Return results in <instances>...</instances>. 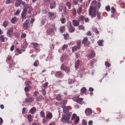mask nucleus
I'll return each mask as SVG.
<instances>
[{
	"label": "nucleus",
	"mask_w": 125,
	"mask_h": 125,
	"mask_svg": "<svg viewBox=\"0 0 125 125\" xmlns=\"http://www.w3.org/2000/svg\"><path fill=\"white\" fill-rule=\"evenodd\" d=\"M63 108V112L64 114L62 117L61 121L62 123L67 122L68 124H70L71 122L69 121H70V119H71V114L69 113V109H68V107H67V106H64Z\"/></svg>",
	"instance_id": "obj_1"
},
{
	"label": "nucleus",
	"mask_w": 125,
	"mask_h": 125,
	"mask_svg": "<svg viewBox=\"0 0 125 125\" xmlns=\"http://www.w3.org/2000/svg\"><path fill=\"white\" fill-rule=\"evenodd\" d=\"M84 22L85 23H88L90 20L88 18H85L84 16L82 15L79 17L78 21L77 20H72V24L74 27H78L80 25V22Z\"/></svg>",
	"instance_id": "obj_2"
},
{
	"label": "nucleus",
	"mask_w": 125,
	"mask_h": 125,
	"mask_svg": "<svg viewBox=\"0 0 125 125\" xmlns=\"http://www.w3.org/2000/svg\"><path fill=\"white\" fill-rule=\"evenodd\" d=\"M96 8L91 6L88 12L89 16H90L92 18H94V17H96Z\"/></svg>",
	"instance_id": "obj_3"
},
{
	"label": "nucleus",
	"mask_w": 125,
	"mask_h": 125,
	"mask_svg": "<svg viewBox=\"0 0 125 125\" xmlns=\"http://www.w3.org/2000/svg\"><path fill=\"white\" fill-rule=\"evenodd\" d=\"M67 27L69 33H74L76 30L75 27L72 25V22L70 21L67 22Z\"/></svg>",
	"instance_id": "obj_4"
},
{
	"label": "nucleus",
	"mask_w": 125,
	"mask_h": 125,
	"mask_svg": "<svg viewBox=\"0 0 125 125\" xmlns=\"http://www.w3.org/2000/svg\"><path fill=\"white\" fill-rule=\"evenodd\" d=\"M32 10L33 8H32L31 6H29V5H25V6H24L23 11L25 13L28 12L29 14H31Z\"/></svg>",
	"instance_id": "obj_5"
},
{
	"label": "nucleus",
	"mask_w": 125,
	"mask_h": 125,
	"mask_svg": "<svg viewBox=\"0 0 125 125\" xmlns=\"http://www.w3.org/2000/svg\"><path fill=\"white\" fill-rule=\"evenodd\" d=\"M55 31H56V27H55V24H53L52 25V27H51L50 29L47 30V35L53 34Z\"/></svg>",
	"instance_id": "obj_6"
},
{
	"label": "nucleus",
	"mask_w": 125,
	"mask_h": 125,
	"mask_svg": "<svg viewBox=\"0 0 125 125\" xmlns=\"http://www.w3.org/2000/svg\"><path fill=\"white\" fill-rule=\"evenodd\" d=\"M76 119V120H75ZM74 120H75V123L76 125H78L80 122V117L78 116H77V114L75 113H74L71 117V121H74Z\"/></svg>",
	"instance_id": "obj_7"
},
{
	"label": "nucleus",
	"mask_w": 125,
	"mask_h": 125,
	"mask_svg": "<svg viewBox=\"0 0 125 125\" xmlns=\"http://www.w3.org/2000/svg\"><path fill=\"white\" fill-rule=\"evenodd\" d=\"M81 41H79L77 43V46L73 47L72 49V52H75V51H77L78 49H80V48H81Z\"/></svg>",
	"instance_id": "obj_8"
},
{
	"label": "nucleus",
	"mask_w": 125,
	"mask_h": 125,
	"mask_svg": "<svg viewBox=\"0 0 125 125\" xmlns=\"http://www.w3.org/2000/svg\"><path fill=\"white\" fill-rule=\"evenodd\" d=\"M82 43L85 46H88L90 44V42L88 41L87 37H85L82 41Z\"/></svg>",
	"instance_id": "obj_9"
},
{
	"label": "nucleus",
	"mask_w": 125,
	"mask_h": 125,
	"mask_svg": "<svg viewBox=\"0 0 125 125\" xmlns=\"http://www.w3.org/2000/svg\"><path fill=\"white\" fill-rule=\"evenodd\" d=\"M7 36L9 38H11V36L13 34V27H10L7 30Z\"/></svg>",
	"instance_id": "obj_10"
},
{
	"label": "nucleus",
	"mask_w": 125,
	"mask_h": 125,
	"mask_svg": "<svg viewBox=\"0 0 125 125\" xmlns=\"http://www.w3.org/2000/svg\"><path fill=\"white\" fill-rule=\"evenodd\" d=\"M61 70H63L64 72H66L67 73H69L70 72V67H65L64 64H62L61 67Z\"/></svg>",
	"instance_id": "obj_11"
},
{
	"label": "nucleus",
	"mask_w": 125,
	"mask_h": 125,
	"mask_svg": "<svg viewBox=\"0 0 125 125\" xmlns=\"http://www.w3.org/2000/svg\"><path fill=\"white\" fill-rule=\"evenodd\" d=\"M28 24H29V20H26L23 24V28L24 30H27L30 27V26L28 25Z\"/></svg>",
	"instance_id": "obj_12"
},
{
	"label": "nucleus",
	"mask_w": 125,
	"mask_h": 125,
	"mask_svg": "<svg viewBox=\"0 0 125 125\" xmlns=\"http://www.w3.org/2000/svg\"><path fill=\"white\" fill-rule=\"evenodd\" d=\"M85 114L86 116H90L92 114V110L91 108H87L85 110Z\"/></svg>",
	"instance_id": "obj_13"
},
{
	"label": "nucleus",
	"mask_w": 125,
	"mask_h": 125,
	"mask_svg": "<svg viewBox=\"0 0 125 125\" xmlns=\"http://www.w3.org/2000/svg\"><path fill=\"white\" fill-rule=\"evenodd\" d=\"M96 55V54H95V52L92 51L91 54L87 56V58H89V59H92V58H94V57H95Z\"/></svg>",
	"instance_id": "obj_14"
},
{
	"label": "nucleus",
	"mask_w": 125,
	"mask_h": 125,
	"mask_svg": "<svg viewBox=\"0 0 125 125\" xmlns=\"http://www.w3.org/2000/svg\"><path fill=\"white\" fill-rule=\"evenodd\" d=\"M66 104H67V101L65 100H63L60 103V105L61 107H62V108H64V107H65Z\"/></svg>",
	"instance_id": "obj_15"
},
{
	"label": "nucleus",
	"mask_w": 125,
	"mask_h": 125,
	"mask_svg": "<svg viewBox=\"0 0 125 125\" xmlns=\"http://www.w3.org/2000/svg\"><path fill=\"white\" fill-rule=\"evenodd\" d=\"M81 63V61L80 60H77L75 63V68L76 70H78L79 69V67H80V64Z\"/></svg>",
	"instance_id": "obj_16"
},
{
	"label": "nucleus",
	"mask_w": 125,
	"mask_h": 125,
	"mask_svg": "<svg viewBox=\"0 0 125 125\" xmlns=\"http://www.w3.org/2000/svg\"><path fill=\"white\" fill-rule=\"evenodd\" d=\"M55 76L57 78H62L63 77V73H61V71H58L56 72Z\"/></svg>",
	"instance_id": "obj_17"
},
{
	"label": "nucleus",
	"mask_w": 125,
	"mask_h": 125,
	"mask_svg": "<svg viewBox=\"0 0 125 125\" xmlns=\"http://www.w3.org/2000/svg\"><path fill=\"white\" fill-rule=\"evenodd\" d=\"M27 15V14H26V12H24L23 11L22 13H21V18H22V21H24L26 19V16Z\"/></svg>",
	"instance_id": "obj_18"
},
{
	"label": "nucleus",
	"mask_w": 125,
	"mask_h": 125,
	"mask_svg": "<svg viewBox=\"0 0 125 125\" xmlns=\"http://www.w3.org/2000/svg\"><path fill=\"white\" fill-rule=\"evenodd\" d=\"M33 101H34V100L32 98V97H28L25 99V102L26 103H32Z\"/></svg>",
	"instance_id": "obj_19"
},
{
	"label": "nucleus",
	"mask_w": 125,
	"mask_h": 125,
	"mask_svg": "<svg viewBox=\"0 0 125 125\" xmlns=\"http://www.w3.org/2000/svg\"><path fill=\"white\" fill-rule=\"evenodd\" d=\"M81 94H85L86 93V88L85 87H83L81 89Z\"/></svg>",
	"instance_id": "obj_20"
},
{
	"label": "nucleus",
	"mask_w": 125,
	"mask_h": 125,
	"mask_svg": "<svg viewBox=\"0 0 125 125\" xmlns=\"http://www.w3.org/2000/svg\"><path fill=\"white\" fill-rule=\"evenodd\" d=\"M53 116L52 115V113L51 112H49L46 114L47 119H49V120H51Z\"/></svg>",
	"instance_id": "obj_21"
},
{
	"label": "nucleus",
	"mask_w": 125,
	"mask_h": 125,
	"mask_svg": "<svg viewBox=\"0 0 125 125\" xmlns=\"http://www.w3.org/2000/svg\"><path fill=\"white\" fill-rule=\"evenodd\" d=\"M72 14L73 15L76 17L77 15V10L76 9V8H73L71 10Z\"/></svg>",
	"instance_id": "obj_22"
},
{
	"label": "nucleus",
	"mask_w": 125,
	"mask_h": 125,
	"mask_svg": "<svg viewBox=\"0 0 125 125\" xmlns=\"http://www.w3.org/2000/svg\"><path fill=\"white\" fill-rule=\"evenodd\" d=\"M83 99L82 98H75V101L77 102V103H82L83 102Z\"/></svg>",
	"instance_id": "obj_23"
},
{
	"label": "nucleus",
	"mask_w": 125,
	"mask_h": 125,
	"mask_svg": "<svg viewBox=\"0 0 125 125\" xmlns=\"http://www.w3.org/2000/svg\"><path fill=\"white\" fill-rule=\"evenodd\" d=\"M11 22L12 24H16V23H17V18L16 17L12 18L11 21Z\"/></svg>",
	"instance_id": "obj_24"
},
{
	"label": "nucleus",
	"mask_w": 125,
	"mask_h": 125,
	"mask_svg": "<svg viewBox=\"0 0 125 125\" xmlns=\"http://www.w3.org/2000/svg\"><path fill=\"white\" fill-rule=\"evenodd\" d=\"M56 99L58 101H61V100L62 99V97L61 96V94H59L57 95Z\"/></svg>",
	"instance_id": "obj_25"
},
{
	"label": "nucleus",
	"mask_w": 125,
	"mask_h": 125,
	"mask_svg": "<svg viewBox=\"0 0 125 125\" xmlns=\"http://www.w3.org/2000/svg\"><path fill=\"white\" fill-rule=\"evenodd\" d=\"M97 18L99 20H100L101 19V15H102V13L101 12H97L96 13Z\"/></svg>",
	"instance_id": "obj_26"
},
{
	"label": "nucleus",
	"mask_w": 125,
	"mask_h": 125,
	"mask_svg": "<svg viewBox=\"0 0 125 125\" xmlns=\"http://www.w3.org/2000/svg\"><path fill=\"white\" fill-rule=\"evenodd\" d=\"M48 17L50 19H52L53 17H54V13L49 12L48 13Z\"/></svg>",
	"instance_id": "obj_27"
},
{
	"label": "nucleus",
	"mask_w": 125,
	"mask_h": 125,
	"mask_svg": "<svg viewBox=\"0 0 125 125\" xmlns=\"http://www.w3.org/2000/svg\"><path fill=\"white\" fill-rule=\"evenodd\" d=\"M21 3H22V1H16L15 3V6H16V7H18V6H20V5H21Z\"/></svg>",
	"instance_id": "obj_28"
},
{
	"label": "nucleus",
	"mask_w": 125,
	"mask_h": 125,
	"mask_svg": "<svg viewBox=\"0 0 125 125\" xmlns=\"http://www.w3.org/2000/svg\"><path fill=\"white\" fill-rule=\"evenodd\" d=\"M78 14L80 15V14H82L83 12V8L82 7H80L77 10Z\"/></svg>",
	"instance_id": "obj_29"
},
{
	"label": "nucleus",
	"mask_w": 125,
	"mask_h": 125,
	"mask_svg": "<svg viewBox=\"0 0 125 125\" xmlns=\"http://www.w3.org/2000/svg\"><path fill=\"white\" fill-rule=\"evenodd\" d=\"M55 6H56V3L55 2L51 3V5H50L51 9H53V8H55Z\"/></svg>",
	"instance_id": "obj_30"
},
{
	"label": "nucleus",
	"mask_w": 125,
	"mask_h": 125,
	"mask_svg": "<svg viewBox=\"0 0 125 125\" xmlns=\"http://www.w3.org/2000/svg\"><path fill=\"white\" fill-rule=\"evenodd\" d=\"M104 41L103 40H99L98 41L97 43L99 46H103V42Z\"/></svg>",
	"instance_id": "obj_31"
},
{
	"label": "nucleus",
	"mask_w": 125,
	"mask_h": 125,
	"mask_svg": "<svg viewBox=\"0 0 125 125\" xmlns=\"http://www.w3.org/2000/svg\"><path fill=\"white\" fill-rule=\"evenodd\" d=\"M0 41L1 42H5V38H4V36H3V35L0 36Z\"/></svg>",
	"instance_id": "obj_32"
},
{
	"label": "nucleus",
	"mask_w": 125,
	"mask_h": 125,
	"mask_svg": "<svg viewBox=\"0 0 125 125\" xmlns=\"http://www.w3.org/2000/svg\"><path fill=\"white\" fill-rule=\"evenodd\" d=\"M30 112L31 114L33 115V114H35V112H36V108H35V107H32L30 110Z\"/></svg>",
	"instance_id": "obj_33"
},
{
	"label": "nucleus",
	"mask_w": 125,
	"mask_h": 125,
	"mask_svg": "<svg viewBox=\"0 0 125 125\" xmlns=\"http://www.w3.org/2000/svg\"><path fill=\"white\" fill-rule=\"evenodd\" d=\"M60 31L61 33H63L64 31H65V26H62L60 27Z\"/></svg>",
	"instance_id": "obj_34"
},
{
	"label": "nucleus",
	"mask_w": 125,
	"mask_h": 125,
	"mask_svg": "<svg viewBox=\"0 0 125 125\" xmlns=\"http://www.w3.org/2000/svg\"><path fill=\"white\" fill-rule=\"evenodd\" d=\"M27 120L29 123H31V122H32V115L29 114L27 116Z\"/></svg>",
	"instance_id": "obj_35"
},
{
	"label": "nucleus",
	"mask_w": 125,
	"mask_h": 125,
	"mask_svg": "<svg viewBox=\"0 0 125 125\" xmlns=\"http://www.w3.org/2000/svg\"><path fill=\"white\" fill-rule=\"evenodd\" d=\"M64 40H68L69 39V34L66 33L63 35Z\"/></svg>",
	"instance_id": "obj_36"
},
{
	"label": "nucleus",
	"mask_w": 125,
	"mask_h": 125,
	"mask_svg": "<svg viewBox=\"0 0 125 125\" xmlns=\"http://www.w3.org/2000/svg\"><path fill=\"white\" fill-rule=\"evenodd\" d=\"M37 101H42V96H39L37 98H36Z\"/></svg>",
	"instance_id": "obj_37"
},
{
	"label": "nucleus",
	"mask_w": 125,
	"mask_h": 125,
	"mask_svg": "<svg viewBox=\"0 0 125 125\" xmlns=\"http://www.w3.org/2000/svg\"><path fill=\"white\" fill-rule=\"evenodd\" d=\"M31 44L33 45V48H36L39 46V43H35V42H32L31 43Z\"/></svg>",
	"instance_id": "obj_38"
},
{
	"label": "nucleus",
	"mask_w": 125,
	"mask_h": 125,
	"mask_svg": "<svg viewBox=\"0 0 125 125\" xmlns=\"http://www.w3.org/2000/svg\"><path fill=\"white\" fill-rule=\"evenodd\" d=\"M8 24V21H5L3 22V27H5V28H6V27H7Z\"/></svg>",
	"instance_id": "obj_39"
},
{
	"label": "nucleus",
	"mask_w": 125,
	"mask_h": 125,
	"mask_svg": "<svg viewBox=\"0 0 125 125\" xmlns=\"http://www.w3.org/2000/svg\"><path fill=\"white\" fill-rule=\"evenodd\" d=\"M66 5L67 6V7H68L69 9H71L72 4H71V3L70 2H67L66 3Z\"/></svg>",
	"instance_id": "obj_40"
},
{
	"label": "nucleus",
	"mask_w": 125,
	"mask_h": 125,
	"mask_svg": "<svg viewBox=\"0 0 125 125\" xmlns=\"http://www.w3.org/2000/svg\"><path fill=\"white\" fill-rule=\"evenodd\" d=\"M61 21L62 22V24H65V23H66V19L64 18H61Z\"/></svg>",
	"instance_id": "obj_41"
},
{
	"label": "nucleus",
	"mask_w": 125,
	"mask_h": 125,
	"mask_svg": "<svg viewBox=\"0 0 125 125\" xmlns=\"http://www.w3.org/2000/svg\"><path fill=\"white\" fill-rule=\"evenodd\" d=\"M40 115L41 118H44V116H45V113H44V112L41 111L40 112Z\"/></svg>",
	"instance_id": "obj_42"
},
{
	"label": "nucleus",
	"mask_w": 125,
	"mask_h": 125,
	"mask_svg": "<svg viewBox=\"0 0 125 125\" xmlns=\"http://www.w3.org/2000/svg\"><path fill=\"white\" fill-rule=\"evenodd\" d=\"M27 46H28V44L26 42H24L23 43V44L22 45V47L23 48H26V47H27Z\"/></svg>",
	"instance_id": "obj_43"
},
{
	"label": "nucleus",
	"mask_w": 125,
	"mask_h": 125,
	"mask_svg": "<svg viewBox=\"0 0 125 125\" xmlns=\"http://www.w3.org/2000/svg\"><path fill=\"white\" fill-rule=\"evenodd\" d=\"M42 95L44 96H45L46 94V91H45V89H42Z\"/></svg>",
	"instance_id": "obj_44"
},
{
	"label": "nucleus",
	"mask_w": 125,
	"mask_h": 125,
	"mask_svg": "<svg viewBox=\"0 0 125 125\" xmlns=\"http://www.w3.org/2000/svg\"><path fill=\"white\" fill-rule=\"evenodd\" d=\"M93 31L95 33H96V34H99V31H98V29H97V28L94 27L93 28Z\"/></svg>",
	"instance_id": "obj_45"
},
{
	"label": "nucleus",
	"mask_w": 125,
	"mask_h": 125,
	"mask_svg": "<svg viewBox=\"0 0 125 125\" xmlns=\"http://www.w3.org/2000/svg\"><path fill=\"white\" fill-rule=\"evenodd\" d=\"M105 65L106 67H107L108 68H109V67H111V64L109 62H105Z\"/></svg>",
	"instance_id": "obj_46"
},
{
	"label": "nucleus",
	"mask_w": 125,
	"mask_h": 125,
	"mask_svg": "<svg viewBox=\"0 0 125 125\" xmlns=\"http://www.w3.org/2000/svg\"><path fill=\"white\" fill-rule=\"evenodd\" d=\"M111 11L112 13H115L116 12V9H115V7H112L111 9Z\"/></svg>",
	"instance_id": "obj_47"
},
{
	"label": "nucleus",
	"mask_w": 125,
	"mask_h": 125,
	"mask_svg": "<svg viewBox=\"0 0 125 125\" xmlns=\"http://www.w3.org/2000/svg\"><path fill=\"white\" fill-rule=\"evenodd\" d=\"M73 3L75 5H77L79 3V0H73Z\"/></svg>",
	"instance_id": "obj_48"
},
{
	"label": "nucleus",
	"mask_w": 125,
	"mask_h": 125,
	"mask_svg": "<svg viewBox=\"0 0 125 125\" xmlns=\"http://www.w3.org/2000/svg\"><path fill=\"white\" fill-rule=\"evenodd\" d=\"M16 51H17V52H18V53L19 54H22V51H21V50L18 48H17L16 49Z\"/></svg>",
	"instance_id": "obj_49"
},
{
	"label": "nucleus",
	"mask_w": 125,
	"mask_h": 125,
	"mask_svg": "<svg viewBox=\"0 0 125 125\" xmlns=\"http://www.w3.org/2000/svg\"><path fill=\"white\" fill-rule=\"evenodd\" d=\"M27 112H26V108L23 107L22 108V115H24V114H26Z\"/></svg>",
	"instance_id": "obj_50"
},
{
	"label": "nucleus",
	"mask_w": 125,
	"mask_h": 125,
	"mask_svg": "<svg viewBox=\"0 0 125 125\" xmlns=\"http://www.w3.org/2000/svg\"><path fill=\"white\" fill-rule=\"evenodd\" d=\"M67 47H68V45L64 44L63 45L62 49V50H65V49L67 48Z\"/></svg>",
	"instance_id": "obj_51"
},
{
	"label": "nucleus",
	"mask_w": 125,
	"mask_h": 125,
	"mask_svg": "<svg viewBox=\"0 0 125 125\" xmlns=\"http://www.w3.org/2000/svg\"><path fill=\"white\" fill-rule=\"evenodd\" d=\"M105 8L106 11H110V9H111L110 6H106Z\"/></svg>",
	"instance_id": "obj_52"
},
{
	"label": "nucleus",
	"mask_w": 125,
	"mask_h": 125,
	"mask_svg": "<svg viewBox=\"0 0 125 125\" xmlns=\"http://www.w3.org/2000/svg\"><path fill=\"white\" fill-rule=\"evenodd\" d=\"M29 90H30V89L29 88L28 86L25 87L24 91H25V92H28V91H29Z\"/></svg>",
	"instance_id": "obj_53"
},
{
	"label": "nucleus",
	"mask_w": 125,
	"mask_h": 125,
	"mask_svg": "<svg viewBox=\"0 0 125 125\" xmlns=\"http://www.w3.org/2000/svg\"><path fill=\"white\" fill-rule=\"evenodd\" d=\"M78 27L80 30H83V29H84V26L83 25H80Z\"/></svg>",
	"instance_id": "obj_54"
},
{
	"label": "nucleus",
	"mask_w": 125,
	"mask_h": 125,
	"mask_svg": "<svg viewBox=\"0 0 125 125\" xmlns=\"http://www.w3.org/2000/svg\"><path fill=\"white\" fill-rule=\"evenodd\" d=\"M26 37H27V35L26 34H22L21 35V39H25Z\"/></svg>",
	"instance_id": "obj_55"
},
{
	"label": "nucleus",
	"mask_w": 125,
	"mask_h": 125,
	"mask_svg": "<svg viewBox=\"0 0 125 125\" xmlns=\"http://www.w3.org/2000/svg\"><path fill=\"white\" fill-rule=\"evenodd\" d=\"M48 85V83L47 82H46L43 85V87H47V86Z\"/></svg>",
	"instance_id": "obj_56"
},
{
	"label": "nucleus",
	"mask_w": 125,
	"mask_h": 125,
	"mask_svg": "<svg viewBox=\"0 0 125 125\" xmlns=\"http://www.w3.org/2000/svg\"><path fill=\"white\" fill-rule=\"evenodd\" d=\"M38 95H39V91H34V96H38Z\"/></svg>",
	"instance_id": "obj_57"
},
{
	"label": "nucleus",
	"mask_w": 125,
	"mask_h": 125,
	"mask_svg": "<svg viewBox=\"0 0 125 125\" xmlns=\"http://www.w3.org/2000/svg\"><path fill=\"white\" fill-rule=\"evenodd\" d=\"M6 4H9V3H11V0H7L5 1Z\"/></svg>",
	"instance_id": "obj_58"
},
{
	"label": "nucleus",
	"mask_w": 125,
	"mask_h": 125,
	"mask_svg": "<svg viewBox=\"0 0 125 125\" xmlns=\"http://www.w3.org/2000/svg\"><path fill=\"white\" fill-rule=\"evenodd\" d=\"M83 125H87V123L86 122V121H85V120H83Z\"/></svg>",
	"instance_id": "obj_59"
},
{
	"label": "nucleus",
	"mask_w": 125,
	"mask_h": 125,
	"mask_svg": "<svg viewBox=\"0 0 125 125\" xmlns=\"http://www.w3.org/2000/svg\"><path fill=\"white\" fill-rule=\"evenodd\" d=\"M14 50V45H12L10 47V51H13Z\"/></svg>",
	"instance_id": "obj_60"
},
{
	"label": "nucleus",
	"mask_w": 125,
	"mask_h": 125,
	"mask_svg": "<svg viewBox=\"0 0 125 125\" xmlns=\"http://www.w3.org/2000/svg\"><path fill=\"white\" fill-rule=\"evenodd\" d=\"M19 13H20V10H17V11L15 13V15H18V14H19Z\"/></svg>",
	"instance_id": "obj_61"
},
{
	"label": "nucleus",
	"mask_w": 125,
	"mask_h": 125,
	"mask_svg": "<svg viewBox=\"0 0 125 125\" xmlns=\"http://www.w3.org/2000/svg\"><path fill=\"white\" fill-rule=\"evenodd\" d=\"M88 125H93V122L92 121H89L88 122Z\"/></svg>",
	"instance_id": "obj_62"
},
{
	"label": "nucleus",
	"mask_w": 125,
	"mask_h": 125,
	"mask_svg": "<svg viewBox=\"0 0 125 125\" xmlns=\"http://www.w3.org/2000/svg\"><path fill=\"white\" fill-rule=\"evenodd\" d=\"M87 36H91L92 34H91V32L90 31H88L86 33Z\"/></svg>",
	"instance_id": "obj_63"
},
{
	"label": "nucleus",
	"mask_w": 125,
	"mask_h": 125,
	"mask_svg": "<svg viewBox=\"0 0 125 125\" xmlns=\"http://www.w3.org/2000/svg\"><path fill=\"white\" fill-rule=\"evenodd\" d=\"M59 9L60 11H62V10H63V6H60Z\"/></svg>",
	"instance_id": "obj_64"
}]
</instances>
